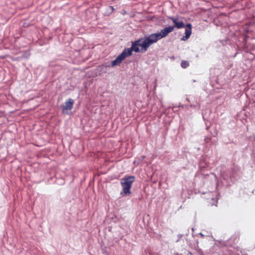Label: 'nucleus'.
<instances>
[{
  "mask_svg": "<svg viewBox=\"0 0 255 255\" xmlns=\"http://www.w3.org/2000/svg\"><path fill=\"white\" fill-rule=\"evenodd\" d=\"M192 33V25L190 23H188L185 30V35L181 38V40L186 41L187 40Z\"/></svg>",
  "mask_w": 255,
  "mask_h": 255,
  "instance_id": "nucleus-4",
  "label": "nucleus"
},
{
  "mask_svg": "<svg viewBox=\"0 0 255 255\" xmlns=\"http://www.w3.org/2000/svg\"><path fill=\"white\" fill-rule=\"evenodd\" d=\"M199 167L201 168H205L208 167V162L203 157L199 162Z\"/></svg>",
  "mask_w": 255,
  "mask_h": 255,
  "instance_id": "nucleus-6",
  "label": "nucleus"
},
{
  "mask_svg": "<svg viewBox=\"0 0 255 255\" xmlns=\"http://www.w3.org/2000/svg\"><path fill=\"white\" fill-rule=\"evenodd\" d=\"M168 18L172 20L174 25L166 27L159 32L152 33L147 36L143 37L149 46L156 43L158 40L167 36L169 33L174 30V28L180 29L185 27L183 21L179 19L177 17L172 16L169 17Z\"/></svg>",
  "mask_w": 255,
  "mask_h": 255,
  "instance_id": "nucleus-2",
  "label": "nucleus"
},
{
  "mask_svg": "<svg viewBox=\"0 0 255 255\" xmlns=\"http://www.w3.org/2000/svg\"><path fill=\"white\" fill-rule=\"evenodd\" d=\"M189 65V63L187 61H182L181 63V66L183 68H186Z\"/></svg>",
  "mask_w": 255,
  "mask_h": 255,
  "instance_id": "nucleus-8",
  "label": "nucleus"
},
{
  "mask_svg": "<svg viewBox=\"0 0 255 255\" xmlns=\"http://www.w3.org/2000/svg\"><path fill=\"white\" fill-rule=\"evenodd\" d=\"M201 235V236H202V237H204V235L202 234V233H200V234Z\"/></svg>",
  "mask_w": 255,
  "mask_h": 255,
  "instance_id": "nucleus-12",
  "label": "nucleus"
},
{
  "mask_svg": "<svg viewBox=\"0 0 255 255\" xmlns=\"http://www.w3.org/2000/svg\"><path fill=\"white\" fill-rule=\"evenodd\" d=\"M149 47L144 37L140 38L133 42L130 48H125L115 60L112 61L111 64L104 66L103 67L106 69L108 67H113L119 65L123 60L132 54V51L136 53L139 52H144L147 50Z\"/></svg>",
  "mask_w": 255,
  "mask_h": 255,
  "instance_id": "nucleus-1",
  "label": "nucleus"
},
{
  "mask_svg": "<svg viewBox=\"0 0 255 255\" xmlns=\"http://www.w3.org/2000/svg\"><path fill=\"white\" fill-rule=\"evenodd\" d=\"M135 181L134 176H128L121 179V184L123 187V190L121 192L120 195L122 196H128L130 194V188L132 183Z\"/></svg>",
  "mask_w": 255,
  "mask_h": 255,
  "instance_id": "nucleus-3",
  "label": "nucleus"
},
{
  "mask_svg": "<svg viewBox=\"0 0 255 255\" xmlns=\"http://www.w3.org/2000/svg\"><path fill=\"white\" fill-rule=\"evenodd\" d=\"M105 66V65H103L101 67V71L102 72H106L107 71V68L105 69V68H104L103 67Z\"/></svg>",
  "mask_w": 255,
  "mask_h": 255,
  "instance_id": "nucleus-10",
  "label": "nucleus"
},
{
  "mask_svg": "<svg viewBox=\"0 0 255 255\" xmlns=\"http://www.w3.org/2000/svg\"><path fill=\"white\" fill-rule=\"evenodd\" d=\"M206 176H211L214 178L215 181L217 180V177L216 175L215 174H214V173H210V174H207Z\"/></svg>",
  "mask_w": 255,
  "mask_h": 255,
  "instance_id": "nucleus-9",
  "label": "nucleus"
},
{
  "mask_svg": "<svg viewBox=\"0 0 255 255\" xmlns=\"http://www.w3.org/2000/svg\"><path fill=\"white\" fill-rule=\"evenodd\" d=\"M74 104V100L72 99H69L68 101L65 103V105L62 107V110L63 112L65 111H70L73 108Z\"/></svg>",
  "mask_w": 255,
  "mask_h": 255,
  "instance_id": "nucleus-5",
  "label": "nucleus"
},
{
  "mask_svg": "<svg viewBox=\"0 0 255 255\" xmlns=\"http://www.w3.org/2000/svg\"><path fill=\"white\" fill-rule=\"evenodd\" d=\"M221 176L223 177V178L224 180L227 179V177L226 176H224V175H223V174H221Z\"/></svg>",
  "mask_w": 255,
  "mask_h": 255,
  "instance_id": "nucleus-11",
  "label": "nucleus"
},
{
  "mask_svg": "<svg viewBox=\"0 0 255 255\" xmlns=\"http://www.w3.org/2000/svg\"><path fill=\"white\" fill-rule=\"evenodd\" d=\"M114 8L113 6H109L106 8V11L105 12V14L106 15H109L114 10Z\"/></svg>",
  "mask_w": 255,
  "mask_h": 255,
  "instance_id": "nucleus-7",
  "label": "nucleus"
}]
</instances>
